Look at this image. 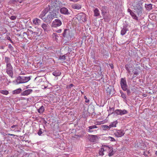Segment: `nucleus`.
Segmentation results:
<instances>
[{
  "label": "nucleus",
  "mask_w": 157,
  "mask_h": 157,
  "mask_svg": "<svg viewBox=\"0 0 157 157\" xmlns=\"http://www.w3.org/2000/svg\"><path fill=\"white\" fill-rule=\"evenodd\" d=\"M56 10H50L47 16L44 18L43 21L45 22H50L54 18H56Z\"/></svg>",
  "instance_id": "1"
},
{
  "label": "nucleus",
  "mask_w": 157,
  "mask_h": 157,
  "mask_svg": "<svg viewBox=\"0 0 157 157\" xmlns=\"http://www.w3.org/2000/svg\"><path fill=\"white\" fill-rule=\"evenodd\" d=\"M133 9L136 13L137 17L138 18L140 17L142 14V4L138 3L136 6H133Z\"/></svg>",
  "instance_id": "2"
},
{
  "label": "nucleus",
  "mask_w": 157,
  "mask_h": 157,
  "mask_svg": "<svg viewBox=\"0 0 157 157\" xmlns=\"http://www.w3.org/2000/svg\"><path fill=\"white\" fill-rule=\"evenodd\" d=\"M30 80L29 77L19 76L17 78L16 82L17 84L27 82Z\"/></svg>",
  "instance_id": "3"
},
{
  "label": "nucleus",
  "mask_w": 157,
  "mask_h": 157,
  "mask_svg": "<svg viewBox=\"0 0 157 157\" xmlns=\"http://www.w3.org/2000/svg\"><path fill=\"white\" fill-rule=\"evenodd\" d=\"M75 17L81 23L86 21V14L83 13H80L76 15Z\"/></svg>",
  "instance_id": "4"
},
{
  "label": "nucleus",
  "mask_w": 157,
  "mask_h": 157,
  "mask_svg": "<svg viewBox=\"0 0 157 157\" xmlns=\"http://www.w3.org/2000/svg\"><path fill=\"white\" fill-rule=\"evenodd\" d=\"M120 84L122 89L125 91L127 90V88H128V85L125 78H121V79Z\"/></svg>",
  "instance_id": "5"
},
{
  "label": "nucleus",
  "mask_w": 157,
  "mask_h": 157,
  "mask_svg": "<svg viewBox=\"0 0 157 157\" xmlns=\"http://www.w3.org/2000/svg\"><path fill=\"white\" fill-rule=\"evenodd\" d=\"M6 71L7 73L9 76L11 77V78H13V67L11 65H6Z\"/></svg>",
  "instance_id": "6"
},
{
  "label": "nucleus",
  "mask_w": 157,
  "mask_h": 157,
  "mask_svg": "<svg viewBox=\"0 0 157 157\" xmlns=\"http://www.w3.org/2000/svg\"><path fill=\"white\" fill-rule=\"evenodd\" d=\"M62 24L61 21L58 19H56L52 23L51 26L53 28H56L60 26Z\"/></svg>",
  "instance_id": "7"
},
{
  "label": "nucleus",
  "mask_w": 157,
  "mask_h": 157,
  "mask_svg": "<svg viewBox=\"0 0 157 157\" xmlns=\"http://www.w3.org/2000/svg\"><path fill=\"white\" fill-rule=\"evenodd\" d=\"M114 113L117 115L122 116L128 113V112L127 110L124 109L123 110H121L119 109H117L114 111Z\"/></svg>",
  "instance_id": "8"
},
{
  "label": "nucleus",
  "mask_w": 157,
  "mask_h": 157,
  "mask_svg": "<svg viewBox=\"0 0 157 157\" xmlns=\"http://www.w3.org/2000/svg\"><path fill=\"white\" fill-rule=\"evenodd\" d=\"M133 66V65L132 64L129 63H127L125 66V67L126 70L130 75L132 74L131 73V71L133 69L132 67Z\"/></svg>",
  "instance_id": "9"
},
{
  "label": "nucleus",
  "mask_w": 157,
  "mask_h": 157,
  "mask_svg": "<svg viewBox=\"0 0 157 157\" xmlns=\"http://www.w3.org/2000/svg\"><path fill=\"white\" fill-rule=\"evenodd\" d=\"M100 74H99V78H100L99 80V81L101 83V85L103 84H104L105 82L104 79L103 78V75L104 73V69L103 68H101L100 67Z\"/></svg>",
  "instance_id": "10"
},
{
  "label": "nucleus",
  "mask_w": 157,
  "mask_h": 157,
  "mask_svg": "<svg viewBox=\"0 0 157 157\" xmlns=\"http://www.w3.org/2000/svg\"><path fill=\"white\" fill-rule=\"evenodd\" d=\"M124 134L125 132L124 131L122 130H117L114 133L115 135L118 137L122 136Z\"/></svg>",
  "instance_id": "11"
},
{
  "label": "nucleus",
  "mask_w": 157,
  "mask_h": 157,
  "mask_svg": "<svg viewBox=\"0 0 157 157\" xmlns=\"http://www.w3.org/2000/svg\"><path fill=\"white\" fill-rule=\"evenodd\" d=\"M60 13L63 14L68 15L70 14L68 10L65 7H62L60 9Z\"/></svg>",
  "instance_id": "12"
},
{
  "label": "nucleus",
  "mask_w": 157,
  "mask_h": 157,
  "mask_svg": "<svg viewBox=\"0 0 157 157\" xmlns=\"http://www.w3.org/2000/svg\"><path fill=\"white\" fill-rule=\"evenodd\" d=\"M128 12L130 13V14L132 16L133 19L135 20L136 21H139L138 17H137L136 15L131 10L128 9Z\"/></svg>",
  "instance_id": "13"
},
{
  "label": "nucleus",
  "mask_w": 157,
  "mask_h": 157,
  "mask_svg": "<svg viewBox=\"0 0 157 157\" xmlns=\"http://www.w3.org/2000/svg\"><path fill=\"white\" fill-rule=\"evenodd\" d=\"M105 150L109 151V154L108 155L111 157L112 156L114 153V152L113 150V148L112 147H105Z\"/></svg>",
  "instance_id": "14"
},
{
  "label": "nucleus",
  "mask_w": 157,
  "mask_h": 157,
  "mask_svg": "<svg viewBox=\"0 0 157 157\" xmlns=\"http://www.w3.org/2000/svg\"><path fill=\"white\" fill-rule=\"evenodd\" d=\"M48 12V8L45 9L43 10L41 13L39 17L42 19L43 20L44 18V16Z\"/></svg>",
  "instance_id": "15"
},
{
  "label": "nucleus",
  "mask_w": 157,
  "mask_h": 157,
  "mask_svg": "<svg viewBox=\"0 0 157 157\" xmlns=\"http://www.w3.org/2000/svg\"><path fill=\"white\" fill-rule=\"evenodd\" d=\"M41 26L44 32H48L49 30L50 26L48 24L43 23L42 24Z\"/></svg>",
  "instance_id": "16"
},
{
  "label": "nucleus",
  "mask_w": 157,
  "mask_h": 157,
  "mask_svg": "<svg viewBox=\"0 0 157 157\" xmlns=\"http://www.w3.org/2000/svg\"><path fill=\"white\" fill-rule=\"evenodd\" d=\"M97 138L98 136L97 135H89L88 139L91 142H94L96 141Z\"/></svg>",
  "instance_id": "17"
},
{
  "label": "nucleus",
  "mask_w": 157,
  "mask_h": 157,
  "mask_svg": "<svg viewBox=\"0 0 157 157\" xmlns=\"http://www.w3.org/2000/svg\"><path fill=\"white\" fill-rule=\"evenodd\" d=\"M33 90L31 89H28L26 90L25 91H23L21 93V95L22 96H27L30 94H31L33 92Z\"/></svg>",
  "instance_id": "18"
},
{
  "label": "nucleus",
  "mask_w": 157,
  "mask_h": 157,
  "mask_svg": "<svg viewBox=\"0 0 157 157\" xmlns=\"http://www.w3.org/2000/svg\"><path fill=\"white\" fill-rule=\"evenodd\" d=\"M71 7L74 9L79 10L82 8L81 5L79 4H72L71 5Z\"/></svg>",
  "instance_id": "19"
},
{
  "label": "nucleus",
  "mask_w": 157,
  "mask_h": 157,
  "mask_svg": "<svg viewBox=\"0 0 157 157\" xmlns=\"http://www.w3.org/2000/svg\"><path fill=\"white\" fill-rule=\"evenodd\" d=\"M89 129L88 132H94L96 131L94 130L95 128H97V127L95 125H94L91 126H90L88 127Z\"/></svg>",
  "instance_id": "20"
},
{
  "label": "nucleus",
  "mask_w": 157,
  "mask_h": 157,
  "mask_svg": "<svg viewBox=\"0 0 157 157\" xmlns=\"http://www.w3.org/2000/svg\"><path fill=\"white\" fill-rule=\"evenodd\" d=\"M128 30V29L127 28V26L124 25L123 28L121 30V34L122 35H124L126 33L127 31Z\"/></svg>",
  "instance_id": "21"
},
{
  "label": "nucleus",
  "mask_w": 157,
  "mask_h": 157,
  "mask_svg": "<svg viewBox=\"0 0 157 157\" xmlns=\"http://www.w3.org/2000/svg\"><path fill=\"white\" fill-rule=\"evenodd\" d=\"M33 22L34 24L39 25L41 23V20L38 18H35L33 19Z\"/></svg>",
  "instance_id": "22"
},
{
  "label": "nucleus",
  "mask_w": 157,
  "mask_h": 157,
  "mask_svg": "<svg viewBox=\"0 0 157 157\" xmlns=\"http://www.w3.org/2000/svg\"><path fill=\"white\" fill-rule=\"evenodd\" d=\"M22 91L21 88H19L12 91V94H16L20 93Z\"/></svg>",
  "instance_id": "23"
},
{
  "label": "nucleus",
  "mask_w": 157,
  "mask_h": 157,
  "mask_svg": "<svg viewBox=\"0 0 157 157\" xmlns=\"http://www.w3.org/2000/svg\"><path fill=\"white\" fill-rule=\"evenodd\" d=\"M105 147H104L101 148L99 151V155H104L103 152L106 150H105Z\"/></svg>",
  "instance_id": "24"
},
{
  "label": "nucleus",
  "mask_w": 157,
  "mask_h": 157,
  "mask_svg": "<svg viewBox=\"0 0 157 157\" xmlns=\"http://www.w3.org/2000/svg\"><path fill=\"white\" fill-rule=\"evenodd\" d=\"M145 7L147 10H150L152 9V4H145Z\"/></svg>",
  "instance_id": "25"
},
{
  "label": "nucleus",
  "mask_w": 157,
  "mask_h": 157,
  "mask_svg": "<svg viewBox=\"0 0 157 157\" xmlns=\"http://www.w3.org/2000/svg\"><path fill=\"white\" fill-rule=\"evenodd\" d=\"M28 34H27L26 33L24 32L23 33V36H25V35H27L28 38L30 39H32L33 37V35H32V34H30V33H29V31L28 32Z\"/></svg>",
  "instance_id": "26"
},
{
  "label": "nucleus",
  "mask_w": 157,
  "mask_h": 157,
  "mask_svg": "<svg viewBox=\"0 0 157 157\" xmlns=\"http://www.w3.org/2000/svg\"><path fill=\"white\" fill-rule=\"evenodd\" d=\"M5 61L6 63V65H10V59L9 58L7 57H5Z\"/></svg>",
  "instance_id": "27"
},
{
  "label": "nucleus",
  "mask_w": 157,
  "mask_h": 157,
  "mask_svg": "<svg viewBox=\"0 0 157 157\" xmlns=\"http://www.w3.org/2000/svg\"><path fill=\"white\" fill-rule=\"evenodd\" d=\"M44 110V107L43 106H41L40 108L38 109V112L39 113H42Z\"/></svg>",
  "instance_id": "28"
},
{
  "label": "nucleus",
  "mask_w": 157,
  "mask_h": 157,
  "mask_svg": "<svg viewBox=\"0 0 157 157\" xmlns=\"http://www.w3.org/2000/svg\"><path fill=\"white\" fill-rule=\"evenodd\" d=\"M61 72L59 71H55L53 72L52 74L55 76H59L61 75Z\"/></svg>",
  "instance_id": "29"
},
{
  "label": "nucleus",
  "mask_w": 157,
  "mask_h": 157,
  "mask_svg": "<svg viewBox=\"0 0 157 157\" xmlns=\"http://www.w3.org/2000/svg\"><path fill=\"white\" fill-rule=\"evenodd\" d=\"M101 127L104 130H109L110 128L109 125V126L105 125H102Z\"/></svg>",
  "instance_id": "30"
},
{
  "label": "nucleus",
  "mask_w": 157,
  "mask_h": 157,
  "mask_svg": "<svg viewBox=\"0 0 157 157\" xmlns=\"http://www.w3.org/2000/svg\"><path fill=\"white\" fill-rule=\"evenodd\" d=\"M66 57V56L65 55L63 56H60L59 57L58 59L63 61L65 60Z\"/></svg>",
  "instance_id": "31"
},
{
  "label": "nucleus",
  "mask_w": 157,
  "mask_h": 157,
  "mask_svg": "<svg viewBox=\"0 0 157 157\" xmlns=\"http://www.w3.org/2000/svg\"><path fill=\"white\" fill-rule=\"evenodd\" d=\"M0 93L5 95H7L9 93L8 91L6 90H0Z\"/></svg>",
  "instance_id": "32"
},
{
  "label": "nucleus",
  "mask_w": 157,
  "mask_h": 157,
  "mask_svg": "<svg viewBox=\"0 0 157 157\" xmlns=\"http://www.w3.org/2000/svg\"><path fill=\"white\" fill-rule=\"evenodd\" d=\"M69 30L68 29H64V32L63 34V36L64 37H65L67 34L69 32Z\"/></svg>",
  "instance_id": "33"
},
{
  "label": "nucleus",
  "mask_w": 157,
  "mask_h": 157,
  "mask_svg": "<svg viewBox=\"0 0 157 157\" xmlns=\"http://www.w3.org/2000/svg\"><path fill=\"white\" fill-rule=\"evenodd\" d=\"M53 39L56 41L58 40V36L57 34L56 33H53L52 35Z\"/></svg>",
  "instance_id": "34"
},
{
  "label": "nucleus",
  "mask_w": 157,
  "mask_h": 157,
  "mask_svg": "<svg viewBox=\"0 0 157 157\" xmlns=\"http://www.w3.org/2000/svg\"><path fill=\"white\" fill-rule=\"evenodd\" d=\"M106 7H102L101 8V11L103 14H104L106 13L107 11Z\"/></svg>",
  "instance_id": "35"
},
{
  "label": "nucleus",
  "mask_w": 157,
  "mask_h": 157,
  "mask_svg": "<svg viewBox=\"0 0 157 157\" xmlns=\"http://www.w3.org/2000/svg\"><path fill=\"white\" fill-rule=\"evenodd\" d=\"M117 123V121L113 122L111 124L109 125L110 128H111L112 127H116V125Z\"/></svg>",
  "instance_id": "36"
},
{
  "label": "nucleus",
  "mask_w": 157,
  "mask_h": 157,
  "mask_svg": "<svg viewBox=\"0 0 157 157\" xmlns=\"http://www.w3.org/2000/svg\"><path fill=\"white\" fill-rule=\"evenodd\" d=\"M29 33H30V34H32V35H33V36H34L35 35H38V33L36 32H33L31 30H29Z\"/></svg>",
  "instance_id": "37"
},
{
  "label": "nucleus",
  "mask_w": 157,
  "mask_h": 157,
  "mask_svg": "<svg viewBox=\"0 0 157 157\" xmlns=\"http://www.w3.org/2000/svg\"><path fill=\"white\" fill-rule=\"evenodd\" d=\"M132 70V72L135 75H138L139 74V71L137 69H133Z\"/></svg>",
  "instance_id": "38"
},
{
  "label": "nucleus",
  "mask_w": 157,
  "mask_h": 157,
  "mask_svg": "<svg viewBox=\"0 0 157 157\" xmlns=\"http://www.w3.org/2000/svg\"><path fill=\"white\" fill-rule=\"evenodd\" d=\"M114 108H109V109L108 110L109 112L111 114H112L114 111Z\"/></svg>",
  "instance_id": "39"
},
{
  "label": "nucleus",
  "mask_w": 157,
  "mask_h": 157,
  "mask_svg": "<svg viewBox=\"0 0 157 157\" xmlns=\"http://www.w3.org/2000/svg\"><path fill=\"white\" fill-rule=\"evenodd\" d=\"M94 15L96 16H98V10L97 8L95 9L94 10Z\"/></svg>",
  "instance_id": "40"
},
{
  "label": "nucleus",
  "mask_w": 157,
  "mask_h": 157,
  "mask_svg": "<svg viewBox=\"0 0 157 157\" xmlns=\"http://www.w3.org/2000/svg\"><path fill=\"white\" fill-rule=\"evenodd\" d=\"M106 91H107V93L108 94H111V90L109 87H108L107 89L106 90Z\"/></svg>",
  "instance_id": "41"
},
{
  "label": "nucleus",
  "mask_w": 157,
  "mask_h": 157,
  "mask_svg": "<svg viewBox=\"0 0 157 157\" xmlns=\"http://www.w3.org/2000/svg\"><path fill=\"white\" fill-rule=\"evenodd\" d=\"M108 140H109L111 141H115V140L113 138L111 137H108Z\"/></svg>",
  "instance_id": "42"
},
{
  "label": "nucleus",
  "mask_w": 157,
  "mask_h": 157,
  "mask_svg": "<svg viewBox=\"0 0 157 157\" xmlns=\"http://www.w3.org/2000/svg\"><path fill=\"white\" fill-rule=\"evenodd\" d=\"M121 96L122 98H123L124 99H126V95L124 93L121 94Z\"/></svg>",
  "instance_id": "43"
},
{
  "label": "nucleus",
  "mask_w": 157,
  "mask_h": 157,
  "mask_svg": "<svg viewBox=\"0 0 157 157\" xmlns=\"http://www.w3.org/2000/svg\"><path fill=\"white\" fill-rule=\"evenodd\" d=\"M124 91H126L127 93V94L129 96L131 93V92L129 89H128L127 88V90H125Z\"/></svg>",
  "instance_id": "44"
},
{
  "label": "nucleus",
  "mask_w": 157,
  "mask_h": 157,
  "mask_svg": "<svg viewBox=\"0 0 157 157\" xmlns=\"http://www.w3.org/2000/svg\"><path fill=\"white\" fill-rule=\"evenodd\" d=\"M41 130V129H40L37 133L38 135L39 136H40L41 134L42 133V132Z\"/></svg>",
  "instance_id": "45"
},
{
  "label": "nucleus",
  "mask_w": 157,
  "mask_h": 157,
  "mask_svg": "<svg viewBox=\"0 0 157 157\" xmlns=\"http://www.w3.org/2000/svg\"><path fill=\"white\" fill-rule=\"evenodd\" d=\"M10 19L12 20H14L16 19V17L15 16H11Z\"/></svg>",
  "instance_id": "46"
},
{
  "label": "nucleus",
  "mask_w": 157,
  "mask_h": 157,
  "mask_svg": "<svg viewBox=\"0 0 157 157\" xmlns=\"http://www.w3.org/2000/svg\"><path fill=\"white\" fill-rule=\"evenodd\" d=\"M74 86V85L72 84H70L69 86H67V88H71V87H73Z\"/></svg>",
  "instance_id": "47"
},
{
  "label": "nucleus",
  "mask_w": 157,
  "mask_h": 157,
  "mask_svg": "<svg viewBox=\"0 0 157 157\" xmlns=\"http://www.w3.org/2000/svg\"><path fill=\"white\" fill-rule=\"evenodd\" d=\"M105 123V121H99V124H104Z\"/></svg>",
  "instance_id": "48"
},
{
  "label": "nucleus",
  "mask_w": 157,
  "mask_h": 157,
  "mask_svg": "<svg viewBox=\"0 0 157 157\" xmlns=\"http://www.w3.org/2000/svg\"><path fill=\"white\" fill-rule=\"evenodd\" d=\"M18 127L17 125H14L11 126V128H17Z\"/></svg>",
  "instance_id": "49"
},
{
  "label": "nucleus",
  "mask_w": 157,
  "mask_h": 157,
  "mask_svg": "<svg viewBox=\"0 0 157 157\" xmlns=\"http://www.w3.org/2000/svg\"><path fill=\"white\" fill-rule=\"evenodd\" d=\"M56 32L57 33H61L62 32L61 29H59L56 31Z\"/></svg>",
  "instance_id": "50"
},
{
  "label": "nucleus",
  "mask_w": 157,
  "mask_h": 157,
  "mask_svg": "<svg viewBox=\"0 0 157 157\" xmlns=\"http://www.w3.org/2000/svg\"><path fill=\"white\" fill-rule=\"evenodd\" d=\"M6 38L7 39V40H11L10 37L8 36H7L6 37Z\"/></svg>",
  "instance_id": "51"
},
{
  "label": "nucleus",
  "mask_w": 157,
  "mask_h": 157,
  "mask_svg": "<svg viewBox=\"0 0 157 157\" xmlns=\"http://www.w3.org/2000/svg\"><path fill=\"white\" fill-rule=\"evenodd\" d=\"M9 47L10 49H12L13 48L11 44H9Z\"/></svg>",
  "instance_id": "52"
},
{
  "label": "nucleus",
  "mask_w": 157,
  "mask_h": 157,
  "mask_svg": "<svg viewBox=\"0 0 157 157\" xmlns=\"http://www.w3.org/2000/svg\"><path fill=\"white\" fill-rule=\"evenodd\" d=\"M1 133L3 136H5L7 135L6 133H4V132H1Z\"/></svg>",
  "instance_id": "53"
},
{
  "label": "nucleus",
  "mask_w": 157,
  "mask_h": 157,
  "mask_svg": "<svg viewBox=\"0 0 157 157\" xmlns=\"http://www.w3.org/2000/svg\"><path fill=\"white\" fill-rule=\"evenodd\" d=\"M110 66L111 69H113V64H112V63H111L110 64Z\"/></svg>",
  "instance_id": "54"
},
{
  "label": "nucleus",
  "mask_w": 157,
  "mask_h": 157,
  "mask_svg": "<svg viewBox=\"0 0 157 157\" xmlns=\"http://www.w3.org/2000/svg\"><path fill=\"white\" fill-rule=\"evenodd\" d=\"M73 2H77L78 1V0H69Z\"/></svg>",
  "instance_id": "55"
},
{
  "label": "nucleus",
  "mask_w": 157,
  "mask_h": 157,
  "mask_svg": "<svg viewBox=\"0 0 157 157\" xmlns=\"http://www.w3.org/2000/svg\"><path fill=\"white\" fill-rule=\"evenodd\" d=\"M8 135L9 136H14L15 135L13 134H10V133H8Z\"/></svg>",
  "instance_id": "56"
},
{
  "label": "nucleus",
  "mask_w": 157,
  "mask_h": 157,
  "mask_svg": "<svg viewBox=\"0 0 157 157\" xmlns=\"http://www.w3.org/2000/svg\"><path fill=\"white\" fill-rule=\"evenodd\" d=\"M85 102H86V103H88L89 102V100H86L85 101Z\"/></svg>",
  "instance_id": "57"
},
{
  "label": "nucleus",
  "mask_w": 157,
  "mask_h": 157,
  "mask_svg": "<svg viewBox=\"0 0 157 157\" xmlns=\"http://www.w3.org/2000/svg\"><path fill=\"white\" fill-rule=\"evenodd\" d=\"M120 93L121 94H123L124 93H123V91L122 90H120Z\"/></svg>",
  "instance_id": "58"
},
{
  "label": "nucleus",
  "mask_w": 157,
  "mask_h": 157,
  "mask_svg": "<svg viewBox=\"0 0 157 157\" xmlns=\"http://www.w3.org/2000/svg\"><path fill=\"white\" fill-rule=\"evenodd\" d=\"M10 42L12 43H13V41H12V40L11 39L10 40Z\"/></svg>",
  "instance_id": "59"
},
{
  "label": "nucleus",
  "mask_w": 157,
  "mask_h": 157,
  "mask_svg": "<svg viewBox=\"0 0 157 157\" xmlns=\"http://www.w3.org/2000/svg\"><path fill=\"white\" fill-rule=\"evenodd\" d=\"M84 98H85L86 100H87V98L86 97V96H85L84 97Z\"/></svg>",
  "instance_id": "60"
},
{
  "label": "nucleus",
  "mask_w": 157,
  "mask_h": 157,
  "mask_svg": "<svg viewBox=\"0 0 157 157\" xmlns=\"http://www.w3.org/2000/svg\"><path fill=\"white\" fill-rule=\"evenodd\" d=\"M135 77H136L135 76L133 75L132 76V78H135Z\"/></svg>",
  "instance_id": "61"
},
{
  "label": "nucleus",
  "mask_w": 157,
  "mask_h": 157,
  "mask_svg": "<svg viewBox=\"0 0 157 157\" xmlns=\"http://www.w3.org/2000/svg\"><path fill=\"white\" fill-rule=\"evenodd\" d=\"M155 154H157V151H156L155 152Z\"/></svg>",
  "instance_id": "62"
},
{
  "label": "nucleus",
  "mask_w": 157,
  "mask_h": 157,
  "mask_svg": "<svg viewBox=\"0 0 157 157\" xmlns=\"http://www.w3.org/2000/svg\"><path fill=\"white\" fill-rule=\"evenodd\" d=\"M98 15H99V14H98Z\"/></svg>",
  "instance_id": "63"
},
{
  "label": "nucleus",
  "mask_w": 157,
  "mask_h": 157,
  "mask_svg": "<svg viewBox=\"0 0 157 157\" xmlns=\"http://www.w3.org/2000/svg\"><path fill=\"white\" fill-rule=\"evenodd\" d=\"M142 1H143V0H142Z\"/></svg>",
  "instance_id": "64"
}]
</instances>
